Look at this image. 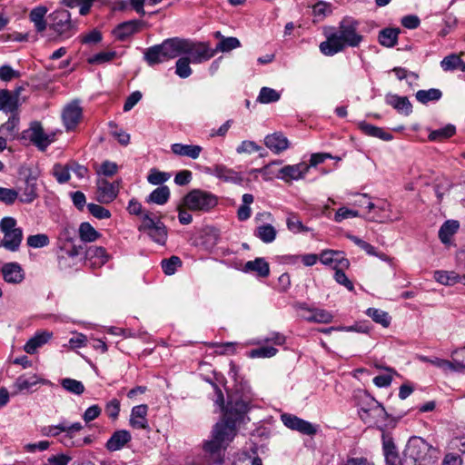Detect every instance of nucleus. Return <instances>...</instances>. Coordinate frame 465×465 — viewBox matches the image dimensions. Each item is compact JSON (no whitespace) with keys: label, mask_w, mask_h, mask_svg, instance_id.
Listing matches in <instances>:
<instances>
[{"label":"nucleus","mask_w":465,"mask_h":465,"mask_svg":"<svg viewBox=\"0 0 465 465\" xmlns=\"http://www.w3.org/2000/svg\"><path fill=\"white\" fill-rule=\"evenodd\" d=\"M205 391L213 402L214 411L223 415V420L213 427L212 439L205 440V463L222 465L223 450L236 434V424L244 420L253 401L230 395L223 375L215 372L213 379L205 378Z\"/></svg>","instance_id":"1"},{"label":"nucleus","mask_w":465,"mask_h":465,"mask_svg":"<svg viewBox=\"0 0 465 465\" xmlns=\"http://www.w3.org/2000/svg\"><path fill=\"white\" fill-rule=\"evenodd\" d=\"M183 54L192 56L193 63H202L203 59V46L196 45L190 40L179 37L165 39L162 44L146 49L144 60L150 66L179 57Z\"/></svg>","instance_id":"2"},{"label":"nucleus","mask_w":465,"mask_h":465,"mask_svg":"<svg viewBox=\"0 0 465 465\" xmlns=\"http://www.w3.org/2000/svg\"><path fill=\"white\" fill-rule=\"evenodd\" d=\"M360 22L351 16H345L339 23L338 29L326 33V40L319 45L320 51L326 56H333L346 47H358L363 41L359 32Z\"/></svg>","instance_id":"3"},{"label":"nucleus","mask_w":465,"mask_h":465,"mask_svg":"<svg viewBox=\"0 0 465 465\" xmlns=\"http://www.w3.org/2000/svg\"><path fill=\"white\" fill-rule=\"evenodd\" d=\"M439 450L420 437L411 438L404 450V463L410 460L413 465H430L437 460Z\"/></svg>","instance_id":"4"},{"label":"nucleus","mask_w":465,"mask_h":465,"mask_svg":"<svg viewBox=\"0 0 465 465\" xmlns=\"http://www.w3.org/2000/svg\"><path fill=\"white\" fill-rule=\"evenodd\" d=\"M49 28L61 41L67 40L78 32V21L72 19L71 13L64 8L54 10L49 15Z\"/></svg>","instance_id":"5"},{"label":"nucleus","mask_w":465,"mask_h":465,"mask_svg":"<svg viewBox=\"0 0 465 465\" xmlns=\"http://www.w3.org/2000/svg\"><path fill=\"white\" fill-rule=\"evenodd\" d=\"M83 425L80 422L68 424L65 420L61 421L57 425L44 426L41 428V433L46 437H57L64 433L60 441L66 447L80 446L79 442L74 440L75 433L83 430Z\"/></svg>","instance_id":"6"},{"label":"nucleus","mask_w":465,"mask_h":465,"mask_svg":"<svg viewBox=\"0 0 465 465\" xmlns=\"http://www.w3.org/2000/svg\"><path fill=\"white\" fill-rule=\"evenodd\" d=\"M140 232H144L159 245H164L167 240V228L158 218L152 217L151 213H143V221L139 226Z\"/></svg>","instance_id":"7"},{"label":"nucleus","mask_w":465,"mask_h":465,"mask_svg":"<svg viewBox=\"0 0 465 465\" xmlns=\"http://www.w3.org/2000/svg\"><path fill=\"white\" fill-rule=\"evenodd\" d=\"M24 133L25 136L28 137L41 151H45L54 142V135L45 134L39 122H33L30 128Z\"/></svg>","instance_id":"8"},{"label":"nucleus","mask_w":465,"mask_h":465,"mask_svg":"<svg viewBox=\"0 0 465 465\" xmlns=\"http://www.w3.org/2000/svg\"><path fill=\"white\" fill-rule=\"evenodd\" d=\"M281 420L287 428L297 430L304 435L312 436L317 432V429L313 424L293 414L283 413L281 415Z\"/></svg>","instance_id":"9"},{"label":"nucleus","mask_w":465,"mask_h":465,"mask_svg":"<svg viewBox=\"0 0 465 465\" xmlns=\"http://www.w3.org/2000/svg\"><path fill=\"white\" fill-rule=\"evenodd\" d=\"M118 191V183H110L105 179H100L97 182V201L101 203H109L117 197Z\"/></svg>","instance_id":"10"},{"label":"nucleus","mask_w":465,"mask_h":465,"mask_svg":"<svg viewBox=\"0 0 465 465\" xmlns=\"http://www.w3.org/2000/svg\"><path fill=\"white\" fill-rule=\"evenodd\" d=\"M17 191L21 192L19 198L21 203H33L38 197L37 177L30 173L25 178L24 185L19 187Z\"/></svg>","instance_id":"11"},{"label":"nucleus","mask_w":465,"mask_h":465,"mask_svg":"<svg viewBox=\"0 0 465 465\" xmlns=\"http://www.w3.org/2000/svg\"><path fill=\"white\" fill-rule=\"evenodd\" d=\"M310 170V165L305 162L297 164L285 165L280 169L278 178L285 182L299 180L304 177V174Z\"/></svg>","instance_id":"12"},{"label":"nucleus","mask_w":465,"mask_h":465,"mask_svg":"<svg viewBox=\"0 0 465 465\" xmlns=\"http://www.w3.org/2000/svg\"><path fill=\"white\" fill-rule=\"evenodd\" d=\"M148 406L146 404L137 405L132 408L129 424L136 430H149V423L147 420Z\"/></svg>","instance_id":"13"},{"label":"nucleus","mask_w":465,"mask_h":465,"mask_svg":"<svg viewBox=\"0 0 465 465\" xmlns=\"http://www.w3.org/2000/svg\"><path fill=\"white\" fill-rule=\"evenodd\" d=\"M63 122L67 131L74 130L82 117V108L77 102L67 104L63 111Z\"/></svg>","instance_id":"14"},{"label":"nucleus","mask_w":465,"mask_h":465,"mask_svg":"<svg viewBox=\"0 0 465 465\" xmlns=\"http://www.w3.org/2000/svg\"><path fill=\"white\" fill-rule=\"evenodd\" d=\"M357 406L359 407L358 414L362 421H368L371 409L376 404V400L366 391H359L355 394Z\"/></svg>","instance_id":"15"},{"label":"nucleus","mask_w":465,"mask_h":465,"mask_svg":"<svg viewBox=\"0 0 465 465\" xmlns=\"http://www.w3.org/2000/svg\"><path fill=\"white\" fill-rule=\"evenodd\" d=\"M4 280L8 283L18 284L25 279V272L18 262H6L2 267Z\"/></svg>","instance_id":"16"},{"label":"nucleus","mask_w":465,"mask_h":465,"mask_svg":"<svg viewBox=\"0 0 465 465\" xmlns=\"http://www.w3.org/2000/svg\"><path fill=\"white\" fill-rule=\"evenodd\" d=\"M385 102L401 114L409 116L412 113V104L407 96L388 94Z\"/></svg>","instance_id":"17"},{"label":"nucleus","mask_w":465,"mask_h":465,"mask_svg":"<svg viewBox=\"0 0 465 465\" xmlns=\"http://www.w3.org/2000/svg\"><path fill=\"white\" fill-rule=\"evenodd\" d=\"M143 22L140 20H130L124 22L114 30L115 37L121 41L137 33L143 26Z\"/></svg>","instance_id":"18"},{"label":"nucleus","mask_w":465,"mask_h":465,"mask_svg":"<svg viewBox=\"0 0 465 465\" xmlns=\"http://www.w3.org/2000/svg\"><path fill=\"white\" fill-rule=\"evenodd\" d=\"M205 173L214 174L216 177L225 182H231L237 184H241L243 182V178L239 173L227 169L224 166L217 165L213 169L205 167Z\"/></svg>","instance_id":"19"},{"label":"nucleus","mask_w":465,"mask_h":465,"mask_svg":"<svg viewBox=\"0 0 465 465\" xmlns=\"http://www.w3.org/2000/svg\"><path fill=\"white\" fill-rule=\"evenodd\" d=\"M19 106L18 93L13 94L7 89L0 90V111L14 114Z\"/></svg>","instance_id":"20"},{"label":"nucleus","mask_w":465,"mask_h":465,"mask_svg":"<svg viewBox=\"0 0 465 465\" xmlns=\"http://www.w3.org/2000/svg\"><path fill=\"white\" fill-rule=\"evenodd\" d=\"M132 439L130 432L126 430H119L113 433L107 440L105 447L110 451H116L124 447Z\"/></svg>","instance_id":"21"},{"label":"nucleus","mask_w":465,"mask_h":465,"mask_svg":"<svg viewBox=\"0 0 465 465\" xmlns=\"http://www.w3.org/2000/svg\"><path fill=\"white\" fill-rule=\"evenodd\" d=\"M319 259L322 263L325 265L334 264L333 267L336 266V268L338 266H341V268H348L350 265V262L348 259L341 256V252L332 250H325L322 252V253L319 256Z\"/></svg>","instance_id":"22"},{"label":"nucleus","mask_w":465,"mask_h":465,"mask_svg":"<svg viewBox=\"0 0 465 465\" xmlns=\"http://www.w3.org/2000/svg\"><path fill=\"white\" fill-rule=\"evenodd\" d=\"M244 272H255L256 276L266 278L270 274L269 263L264 258H255L253 261H248L242 269Z\"/></svg>","instance_id":"23"},{"label":"nucleus","mask_w":465,"mask_h":465,"mask_svg":"<svg viewBox=\"0 0 465 465\" xmlns=\"http://www.w3.org/2000/svg\"><path fill=\"white\" fill-rule=\"evenodd\" d=\"M434 279L444 285H454L459 282L465 284V274H459L454 271H435Z\"/></svg>","instance_id":"24"},{"label":"nucleus","mask_w":465,"mask_h":465,"mask_svg":"<svg viewBox=\"0 0 465 465\" xmlns=\"http://www.w3.org/2000/svg\"><path fill=\"white\" fill-rule=\"evenodd\" d=\"M367 209L369 210L370 213L371 211H375V213L373 215L366 218L369 221L381 223L383 222L384 219L389 217L387 212L390 209V204L385 201H381L377 203L368 202Z\"/></svg>","instance_id":"25"},{"label":"nucleus","mask_w":465,"mask_h":465,"mask_svg":"<svg viewBox=\"0 0 465 465\" xmlns=\"http://www.w3.org/2000/svg\"><path fill=\"white\" fill-rule=\"evenodd\" d=\"M264 143L265 145L275 153L286 150L289 145L288 139L278 133L267 135L264 139Z\"/></svg>","instance_id":"26"},{"label":"nucleus","mask_w":465,"mask_h":465,"mask_svg":"<svg viewBox=\"0 0 465 465\" xmlns=\"http://www.w3.org/2000/svg\"><path fill=\"white\" fill-rule=\"evenodd\" d=\"M359 128L364 134L379 138L382 141H391L393 138L391 134L386 132L381 127L375 126L366 122H361Z\"/></svg>","instance_id":"27"},{"label":"nucleus","mask_w":465,"mask_h":465,"mask_svg":"<svg viewBox=\"0 0 465 465\" xmlns=\"http://www.w3.org/2000/svg\"><path fill=\"white\" fill-rule=\"evenodd\" d=\"M48 12V8L45 5H38L33 8L29 14L30 20L34 23L36 32H44L47 24L45 16Z\"/></svg>","instance_id":"28"},{"label":"nucleus","mask_w":465,"mask_h":465,"mask_svg":"<svg viewBox=\"0 0 465 465\" xmlns=\"http://www.w3.org/2000/svg\"><path fill=\"white\" fill-rule=\"evenodd\" d=\"M4 248L10 252H16L23 240V230L17 228L9 232L4 233Z\"/></svg>","instance_id":"29"},{"label":"nucleus","mask_w":465,"mask_h":465,"mask_svg":"<svg viewBox=\"0 0 465 465\" xmlns=\"http://www.w3.org/2000/svg\"><path fill=\"white\" fill-rule=\"evenodd\" d=\"M183 206L191 211L201 210L203 205V193L200 190H193L183 199Z\"/></svg>","instance_id":"30"},{"label":"nucleus","mask_w":465,"mask_h":465,"mask_svg":"<svg viewBox=\"0 0 465 465\" xmlns=\"http://www.w3.org/2000/svg\"><path fill=\"white\" fill-rule=\"evenodd\" d=\"M400 33V28H384L380 31L378 35V41L382 46L389 48L393 47L397 44Z\"/></svg>","instance_id":"31"},{"label":"nucleus","mask_w":465,"mask_h":465,"mask_svg":"<svg viewBox=\"0 0 465 465\" xmlns=\"http://www.w3.org/2000/svg\"><path fill=\"white\" fill-rule=\"evenodd\" d=\"M229 394L236 397H242L245 400L254 401L255 399L249 382L243 379H241L240 381L237 378L235 379L233 389Z\"/></svg>","instance_id":"32"},{"label":"nucleus","mask_w":465,"mask_h":465,"mask_svg":"<svg viewBox=\"0 0 465 465\" xmlns=\"http://www.w3.org/2000/svg\"><path fill=\"white\" fill-rule=\"evenodd\" d=\"M171 147L173 153L181 156H187L192 159H196L202 152V147L200 145L173 143Z\"/></svg>","instance_id":"33"},{"label":"nucleus","mask_w":465,"mask_h":465,"mask_svg":"<svg viewBox=\"0 0 465 465\" xmlns=\"http://www.w3.org/2000/svg\"><path fill=\"white\" fill-rule=\"evenodd\" d=\"M456 134V126L452 124H448L445 126L431 130L428 138L431 142H442L452 137Z\"/></svg>","instance_id":"34"},{"label":"nucleus","mask_w":465,"mask_h":465,"mask_svg":"<svg viewBox=\"0 0 465 465\" xmlns=\"http://www.w3.org/2000/svg\"><path fill=\"white\" fill-rule=\"evenodd\" d=\"M50 338L51 333L49 332L36 333L34 337L27 341L24 349L27 353L34 354L37 349L45 344Z\"/></svg>","instance_id":"35"},{"label":"nucleus","mask_w":465,"mask_h":465,"mask_svg":"<svg viewBox=\"0 0 465 465\" xmlns=\"http://www.w3.org/2000/svg\"><path fill=\"white\" fill-rule=\"evenodd\" d=\"M170 189L166 185H161L154 189L146 198L149 203H156L163 205L166 203L170 198Z\"/></svg>","instance_id":"36"},{"label":"nucleus","mask_w":465,"mask_h":465,"mask_svg":"<svg viewBox=\"0 0 465 465\" xmlns=\"http://www.w3.org/2000/svg\"><path fill=\"white\" fill-rule=\"evenodd\" d=\"M39 383H44V380L38 378L35 374L21 375L16 379L15 387L17 389V391H30Z\"/></svg>","instance_id":"37"},{"label":"nucleus","mask_w":465,"mask_h":465,"mask_svg":"<svg viewBox=\"0 0 465 465\" xmlns=\"http://www.w3.org/2000/svg\"><path fill=\"white\" fill-rule=\"evenodd\" d=\"M277 231L270 223H263L258 226L254 231V235L264 243H271L276 238Z\"/></svg>","instance_id":"38"},{"label":"nucleus","mask_w":465,"mask_h":465,"mask_svg":"<svg viewBox=\"0 0 465 465\" xmlns=\"http://www.w3.org/2000/svg\"><path fill=\"white\" fill-rule=\"evenodd\" d=\"M86 258L90 261L94 260V265L101 266L108 260L106 250L103 247L91 246L85 252Z\"/></svg>","instance_id":"39"},{"label":"nucleus","mask_w":465,"mask_h":465,"mask_svg":"<svg viewBox=\"0 0 465 465\" xmlns=\"http://www.w3.org/2000/svg\"><path fill=\"white\" fill-rule=\"evenodd\" d=\"M417 101L422 104H427L430 102H437L442 97V92L437 88H430L428 90H419L415 94Z\"/></svg>","instance_id":"40"},{"label":"nucleus","mask_w":465,"mask_h":465,"mask_svg":"<svg viewBox=\"0 0 465 465\" xmlns=\"http://www.w3.org/2000/svg\"><path fill=\"white\" fill-rule=\"evenodd\" d=\"M459 223L454 220L446 221L439 230V238L443 243H448L459 229Z\"/></svg>","instance_id":"41"},{"label":"nucleus","mask_w":465,"mask_h":465,"mask_svg":"<svg viewBox=\"0 0 465 465\" xmlns=\"http://www.w3.org/2000/svg\"><path fill=\"white\" fill-rule=\"evenodd\" d=\"M374 407L371 409L369 414V420L368 421H363L367 424H377L378 422H383L388 419V413L383 407L381 403H380L378 401H376V404L373 405Z\"/></svg>","instance_id":"42"},{"label":"nucleus","mask_w":465,"mask_h":465,"mask_svg":"<svg viewBox=\"0 0 465 465\" xmlns=\"http://www.w3.org/2000/svg\"><path fill=\"white\" fill-rule=\"evenodd\" d=\"M78 232L81 241L84 242H94L101 236L100 232L87 222L80 224Z\"/></svg>","instance_id":"43"},{"label":"nucleus","mask_w":465,"mask_h":465,"mask_svg":"<svg viewBox=\"0 0 465 465\" xmlns=\"http://www.w3.org/2000/svg\"><path fill=\"white\" fill-rule=\"evenodd\" d=\"M183 266V262L180 257L173 255L170 258L163 259L161 262V268L164 274L173 275L178 269Z\"/></svg>","instance_id":"44"},{"label":"nucleus","mask_w":465,"mask_h":465,"mask_svg":"<svg viewBox=\"0 0 465 465\" xmlns=\"http://www.w3.org/2000/svg\"><path fill=\"white\" fill-rule=\"evenodd\" d=\"M366 314L372 319L376 323L381 324L383 327H388L391 323V316L385 311L377 308H369L366 311Z\"/></svg>","instance_id":"45"},{"label":"nucleus","mask_w":465,"mask_h":465,"mask_svg":"<svg viewBox=\"0 0 465 465\" xmlns=\"http://www.w3.org/2000/svg\"><path fill=\"white\" fill-rule=\"evenodd\" d=\"M281 94L276 90L270 87H262L257 97V102L261 104H271L279 101Z\"/></svg>","instance_id":"46"},{"label":"nucleus","mask_w":465,"mask_h":465,"mask_svg":"<svg viewBox=\"0 0 465 465\" xmlns=\"http://www.w3.org/2000/svg\"><path fill=\"white\" fill-rule=\"evenodd\" d=\"M190 63H193L191 55L180 57L176 62L175 74L181 78L189 77L192 74Z\"/></svg>","instance_id":"47"},{"label":"nucleus","mask_w":465,"mask_h":465,"mask_svg":"<svg viewBox=\"0 0 465 465\" xmlns=\"http://www.w3.org/2000/svg\"><path fill=\"white\" fill-rule=\"evenodd\" d=\"M70 164L55 163L53 166L52 174L59 183H65L70 180Z\"/></svg>","instance_id":"48"},{"label":"nucleus","mask_w":465,"mask_h":465,"mask_svg":"<svg viewBox=\"0 0 465 465\" xmlns=\"http://www.w3.org/2000/svg\"><path fill=\"white\" fill-rule=\"evenodd\" d=\"M61 386L68 392L75 395H81L84 391V386L82 381L71 378L63 379Z\"/></svg>","instance_id":"49"},{"label":"nucleus","mask_w":465,"mask_h":465,"mask_svg":"<svg viewBox=\"0 0 465 465\" xmlns=\"http://www.w3.org/2000/svg\"><path fill=\"white\" fill-rule=\"evenodd\" d=\"M241 46V42L236 37H222V39L216 45V50L220 52H230L235 48Z\"/></svg>","instance_id":"50"},{"label":"nucleus","mask_w":465,"mask_h":465,"mask_svg":"<svg viewBox=\"0 0 465 465\" xmlns=\"http://www.w3.org/2000/svg\"><path fill=\"white\" fill-rule=\"evenodd\" d=\"M287 228L293 233L307 232L311 229L302 223V221L294 214L290 215L286 220Z\"/></svg>","instance_id":"51"},{"label":"nucleus","mask_w":465,"mask_h":465,"mask_svg":"<svg viewBox=\"0 0 465 465\" xmlns=\"http://www.w3.org/2000/svg\"><path fill=\"white\" fill-rule=\"evenodd\" d=\"M278 352V350L272 346H262L249 351L250 358H271Z\"/></svg>","instance_id":"52"},{"label":"nucleus","mask_w":465,"mask_h":465,"mask_svg":"<svg viewBox=\"0 0 465 465\" xmlns=\"http://www.w3.org/2000/svg\"><path fill=\"white\" fill-rule=\"evenodd\" d=\"M170 177L171 174L168 173L153 169L150 171V173L147 176V181L151 184L161 186L163 183L168 181Z\"/></svg>","instance_id":"53"},{"label":"nucleus","mask_w":465,"mask_h":465,"mask_svg":"<svg viewBox=\"0 0 465 465\" xmlns=\"http://www.w3.org/2000/svg\"><path fill=\"white\" fill-rule=\"evenodd\" d=\"M116 57L115 51L100 52L87 59V62L91 64H101L112 61Z\"/></svg>","instance_id":"54"},{"label":"nucleus","mask_w":465,"mask_h":465,"mask_svg":"<svg viewBox=\"0 0 465 465\" xmlns=\"http://www.w3.org/2000/svg\"><path fill=\"white\" fill-rule=\"evenodd\" d=\"M26 242L32 248H42L49 244V238L46 234L38 233L28 236Z\"/></svg>","instance_id":"55"},{"label":"nucleus","mask_w":465,"mask_h":465,"mask_svg":"<svg viewBox=\"0 0 465 465\" xmlns=\"http://www.w3.org/2000/svg\"><path fill=\"white\" fill-rule=\"evenodd\" d=\"M220 239V231L215 227L205 226V248L213 247Z\"/></svg>","instance_id":"56"},{"label":"nucleus","mask_w":465,"mask_h":465,"mask_svg":"<svg viewBox=\"0 0 465 465\" xmlns=\"http://www.w3.org/2000/svg\"><path fill=\"white\" fill-rule=\"evenodd\" d=\"M18 198V191L15 189L0 187V201L7 205L13 204Z\"/></svg>","instance_id":"57"},{"label":"nucleus","mask_w":465,"mask_h":465,"mask_svg":"<svg viewBox=\"0 0 465 465\" xmlns=\"http://www.w3.org/2000/svg\"><path fill=\"white\" fill-rule=\"evenodd\" d=\"M75 236V229L73 226L65 225L61 228L58 234V241L63 243H72Z\"/></svg>","instance_id":"58"},{"label":"nucleus","mask_w":465,"mask_h":465,"mask_svg":"<svg viewBox=\"0 0 465 465\" xmlns=\"http://www.w3.org/2000/svg\"><path fill=\"white\" fill-rule=\"evenodd\" d=\"M333 269L335 270V272H334L335 281L338 283L346 287L349 291H353V289H354L353 283L351 282V280H349L347 275L344 273V272H343L344 268H341V266H338L336 268V266H334Z\"/></svg>","instance_id":"59"},{"label":"nucleus","mask_w":465,"mask_h":465,"mask_svg":"<svg viewBox=\"0 0 465 465\" xmlns=\"http://www.w3.org/2000/svg\"><path fill=\"white\" fill-rule=\"evenodd\" d=\"M87 209L89 213L97 219H106L111 216V213L108 209L96 204V203H88Z\"/></svg>","instance_id":"60"},{"label":"nucleus","mask_w":465,"mask_h":465,"mask_svg":"<svg viewBox=\"0 0 465 465\" xmlns=\"http://www.w3.org/2000/svg\"><path fill=\"white\" fill-rule=\"evenodd\" d=\"M120 407H121L120 401L117 399H112L111 401H109L106 403L104 411L110 419L114 420L119 416Z\"/></svg>","instance_id":"61"},{"label":"nucleus","mask_w":465,"mask_h":465,"mask_svg":"<svg viewBox=\"0 0 465 465\" xmlns=\"http://www.w3.org/2000/svg\"><path fill=\"white\" fill-rule=\"evenodd\" d=\"M460 59V57L458 54H451L442 59L440 66L443 71H454L457 69Z\"/></svg>","instance_id":"62"},{"label":"nucleus","mask_w":465,"mask_h":465,"mask_svg":"<svg viewBox=\"0 0 465 465\" xmlns=\"http://www.w3.org/2000/svg\"><path fill=\"white\" fill-rule=\"evenodd\" d=\"M19 71L14 70L10 65L5 64L0 66V80L9 82L12 79L20 77Z\"/></svg>","instance_id":"63"},{"label":"nucleus","mask_w":465,"mask_h":465,"mask_svg":"<svg viewBox=\"0 0 465 465\" xmlns=\"http://www.w3.org/2000/svg\"><path fill=\"white\" fill-rule=\"evenodd\" d=\"M312 12L315 16L323 18L331 13V5L326 2L319 1L312 6Z\"/></svg>","instance_id":"64"}]
</instances>
